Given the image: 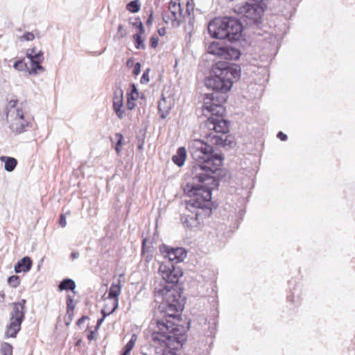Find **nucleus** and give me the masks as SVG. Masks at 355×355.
I'll return each instance as SVG.
<instances>
[{
	"label": "nucleus",
	"mask_w": 355,
	"mask_h": 355,
	"mask_svg": "<svg viewBox=\"0 0 355 355\" xmlns=\"http://www.w3.org/2000/svg\"><path fill=\"white\" fill-rule=\"evenodd\" d=\"M143 33H141L140 32H138L137 33L133 35V38L135 41V47L137 49H144L145 48V45L144 44V41L141 39V35Z\"/></svg>",
	"instance_id": "28"
},
{
	"label": "nucleus",
	"mask_w": 355,
	"mask_h": 355,
	"mask_svg": "<svg viewBox=\"0 0 355 355\" xmlns=\"http://www.w3.org/2000/svg\"><path fill=\"white\" fill-rule=\"evenodd\" d=\"M105 318V317H103V318H101V319H98V321H97V324H96V327H97V328H98V327L101 326V324L103 323V320H104V318Z\"/></svg>",
	"instance_id": "43"
},
{
	"label": "nucleus",
	"mask_w": 355,
	"mask_h": 355,
	"mask_svg": "<svg viewBox=\"0 0 355 355\" xmlns=\"http://www.w3.org/2000/svg\"><path fill=\"white\" fill-rule=\"evenodd\" d=\"M207 51L220 58L230 60H236L241 55V52L237 49L224 46L216 42H211L207 48Z\"/></svg>",
	"instance_id": "8"
},
{
	"label": "nucleus",
	"mask_w": 355,
	"mask_h": 355,
	"mask_svg": "<svg viewBox=\"0 0 355 355\" xmlns=\"http://www.w3.org/2000/svg\"><path fill=\"white\" fill-rule=\"evenodd\" d=\"M78 257H79V253H78V252H72V253L71 254V258L72 259H76V258H78Z\"/></svg>",
	"instance_id": "44"
},
{
	"label": "nucleus",
	"mask_w": 355,
	"mask_h": 355,
	"mask_svg": "<svg viewBox=\"0 0 355 355\" xmlns=\"http://www.w3.org/2000/svg\"><path fill=\"white\" fill-rule=\"evenodd\" d=\"M35 55H37V52H36L35 48L28 49L26 51V56L28 59L34 58Z\"/></svg>",
	"instance_id": "33"
},
{
	"label": "nucleus",
	"mask_w": 355,
	"mask_h": 355,
	"mask_svg": "<svg viewBox=\"0 0 355 355\" xmlns=\"http://www.w3.org/2000/svg\"><path fill=\"white\" fill-rule=\"evenodd\" d=\"M193 182H188L184 191L190 200L187 202V210L196 211L197 216H210L212 209L211 190L218 185L213 174H193Z\"/></svg>",
	"instance_id": "3"
},
{
	"label": "nucleus",
	"mask_w": 355,
	"mask_h": 355,
	"mask_svg": "<svg viewBox=\"0 0 355 355\" xmlns=\"http://www.w3.org/2000/svg\"><path fill=\"white\" fill-rule=\"evenodd\" d=\"M198 209L196 211L188 210L189 213L184 214L182 216V223L188 227H196L200 221H202L204 218L208 217L209 216H197Z\"/></svg>",
	"instance_id": "16"
},
{
	"label": "nucleus",
	"mask_w": 355,
	"mask_h": 355,
	"mask_svg": "<svg viewBox=\"0 0 355 355\" xmlns=\"http://www.w3.org/2000/svg\"><path fill=\"white\" fill-rule=\"evenodd\" d=\"M32 264L31 259L29 257H24L15 266V272L16 273L28 272L31 270Z\"/></svg>",
	"instance_id": "20"
},
{
	"label": "nucleus",
	"mask_w": 355,
	"mask_h": 355,
	"mask_svg": "<svg viewBox=\"0 0 355 355\" xmlns=\"http://www.w3.org/2000/svg\"><path fill=\"white\" fill-rule=\"evenodd\" d=\"M17 104V101H9L7 105L6 119L12 132L20 134L26 130L31 123V120L24 115L23 109Z\"/></svg>",
	"instance_id": "6"
},
{
	"label": "nucleus",
	"mask_w": 355,
	"mask_h": 355,
	"mask_svg": "<svg viewBox=\"0 0 355 355\" xmlns=\"http://www.w3.org/2000/svg\"><path fill=\"white\" fill-rule=\"evenodd\" d=\"M170 15H164L163 19L166 24H171L173 28L179 27L182 21L180 0H171L168 5Z\"/></svg>",
	"instance_id": "10"
},
{
	"label": "nucleus",
	"mask_w": 355,
	"mask_h": 355,
	"mask_svg": "<svg viewBox=\"0 0 355 355\" xmlns=\"http://www.w3.org/2000/svg\"><path fill=\"white\" fill-rule=\"evenodd\" d=\"M243 27L241 22L234 18H215L209 23L208 31L216 39H227L237 41L241 36Z\"/></svg>",
	"instance_id": "5"
},
{
	"label": "nucleus",
	"mask_w": 355,
	"mask_h": 355,
	"mask_svg": "<svg viewBox=\"0 0 355 355\" xmlns=\"http://www.w3.org/2000/svg\"><path fill=\"white\" fill-rule=\"evenodd\" d=\"M156 295L162 299L159 309L164 313L162 320L155 321L152 340L157 353L176 355V352L186 340L184 330L167 319H175L183 309L180 293L173 286L166 285L156 288Z\"/></svg>",
	"instance_id": "1"
},
{
	"label": "nucleus",
	"mask_w": 355,
	"mask_h": 355,
	"mask_svg": "<svg viewBox=\"0 0 355 355\" xmlns=\"http://www.w3.org/2000/svg\"><path fill=\"white\" fill-rule=\"evenodd\" d=\"M150 259H151V256L150 257V256L147 257V261H149Z\"/></svg>",
	"instance_id": "49"
},
{
	"label": "nucleus",
	"mask_w": 355,
	"mask_h": 355,
	"mask_svg": "<svg viewBox=\"0 0 355 355\" xmlns=\"http://www.w3.org/2000/svg\"><path fill=\"white\" fill-rule=\"evenodd\" d=\"M135 98L132 96L129 95L128 97L127 107L129 110H132L135 107Z\"/></svg>",
	"instance_id": "34"
},
{
	"label": "nucleus",
	"mask_w": 355,
	"mask_h": 355,
	"mask_svg": "<svg viewBox=\"0 0 355 355\" xmlns=\"http://www.w3.org/2000/svg\"><path fill=\"white\" fill-rule=\"evenodd\" d=\"M121 287L122 285L120 279H117L116 282H113L111 285L107 300H109L110 304L112 306V309L108 311V313H113L117 309L119 304L118 297L121 294Z\"/></svg>",
	"instance_id": "15"
},
{
	"label": "nucleus",
	"mask_w": 355,
	"mask_h": 355,
	"mask_svg": "<svg viewBox=\"0 0 355 355\" xmlns=\"http://www.w3.org/2000/svg\"><path fill=\"white\" fill-rule=\"evenodd\" d=\"M0 160L4 162V169L8 172H12L17 165V160L12 157L1 156Z\"/></svg>",
	"instance_id": "22"
},
{
	"label": "nucleus",
	"mask_w": 355,
	"mask_h": 355,
	"mask_svg": "<svg viewBox=\"0 0 355 355\" xmlns=\"http://www.w3.org/2000/svg\"><path fill=\"white\" fill-rule=\"evenodd\" d=\"M234 10L243 17L257 21L261 16V8L257 4H250L244 3L241 5H237Z\"/></svg>",
	"instance_id": "13"
},
{
	"label": "nucleus",
	"mask_w": 355,
	"mask_h": 355,
	"mask_svg": "<svg viewBox=\"0 0 355 355\" xmlns=\"http://www.w3.org/2000/svg\"><path fill=\"white\" fill-rule=\"evenodd\" d=\"M112 309V306L110 304L109 300H107V304H105V307L101 310V313L103 315V317H105L107 315H109L112 313H109V311H111Z\"/></svg>",
	"instance_id": "32"
},
{
	"label": "nucleus",
	"mask_w": 355,
	"mask_h": 355,
	"mask_svg": "<svg viewBox=\"0 0 355 355\" xmlns=\"http://www.w3.org/2000/svg\"><path fill=\"white\" fill-rule=\"evenodd\" d=\"M137 337L135 334H133L131 336L130 340L129 342L125 345L123 347V352L121 353V355H130V352L134 347L135 343L137 341Z\"/></svg>",
	"instance_id": "24"
},
{
	"label": "nucleus",
	"mask_w": 355,
	"mask_h": 355,
	"mask_svg": "<svg viewBox=\"0 0 355 355\" xmlns=\"http://www.w3.org/2000/svg\"><path fill=\"white\" fill-rule=\"evenodd\" d=\"M277 137L282 141H286L287 139L286 135L284 134L282 132H278Z\"/></svg>",
	"instance_id": "39"
},
{
	"label": "nucleus",
	"mask_w": 355,
	"mask_h": 355,
	"mask_svg": "<svg viewBox=\"0 0 355 355\" xmlns=\"http://www.w3.org/2000/svg\"><path fill=\"white\" fill-rule=\"evenodd\" d=\"M239 76L240 69L238 66L216 67L213 70V75L205 80L206 87L214 93L205 95L202 110L216 114L224 113L225 108L222 104L227 101L226 94L230 91L234 81Z\"/></svg>",
	"instance_id": "2"
},
{
	"label": "nucleus",
	"mask_w": 355,
	"mask_h": 355,
	"mask_svg": "<svg viewBox=\"0 0 355 355\" xmlns=\"http://www.w3.org/2000/svg\"><path fill=\"white\" fill-rule=\"evenodd\" d=\"M59 225L62 227H66V225H67V220H66V216H65V214H62L60 215V219H59Z\"/></svg>",
	"instance_id": "37"
},
{
	"label": "nucleus",
	"mask_w": 355,
	"mask_h": 355,
	"mask_svg": "<svg viewBox=\"0 0 355 355\" xmlns=\"http://www.w3.org/2000/svg\"><path fill=\"white\" fill-rule=\"evenodd\" d=\"M123 92L121 89H116L113 96V108L119 118L122 119L124 116L123 107Z\"/></svg>",
	"instance_id": "19"
},
{
	"label": "nucleus",
	"mask_w": 355,
	"mask_h": 355,
	"mask_svg": "<svg viewBox=\"0 0 355 355\" xmlns=\"http://www.w3.org/2000/svg\"><path fill=\"white\" fill-rule=\"evenodd\" d=\"M25 300L13 303V311L6 333L7 337L15 338L21 329V324L25 316Z\"/></svg>",
	"instance_id": "7"
},
{
	"label": "nucleus",
	"mask_w": 355,
	"mask_h": 355,
	"mask_svg": "<svg viewBox=\"0 0 355 355\" xmlns=\"http://www.w3.org/2000/svg\"><path fill=\"white\" fill-rule=\"evenodd\" d=\"M123 28V27L122 25H119L118 26V32L119 33H121V37H125L126 35V33L125 32H124V33L122 32Z\"/></svg>",
	"instance_id": "42"
},
{
	"label": "nucleus",
	"mask_w": 355,
	"mask_h": 355,
	"mask_svg": "<svg viewBox=\"0 0 355 355\" xmlns=\"http://www.w3.org/2000/svg\"><path fill=\"white\" fill-rule=\"evenodd\" d=\"M123 139V137L121 134H120V133L115 134L114 138V139L116 140L115 150L118 154H119V153L121 152L120 147L121 146Z\"/></svg>",
	"instance_id": "30"
},
{
	"label": "nucleus",
	"mask_w": 355,
	"mask_h": 355,
	"mask_svg": "<svg viewBox=\"0 0 355 355\" xmlns=\"http://www.w3.org/2000/svg\"><path fill=\"white\" fill-rule=\"evenodd\" d=\"M141 81L142 83H148L149 81V78H148V72H144L141 76Z\"/></svg>",
	"instance_id": "38"
},
{
	"label": "nucleus",
	"mask_w": 355,
	"mask_h": 355,
	"mask_svg": "<svg viewBox=\"0 0 355 355\" xmlns=\"http://www.w3.org/2000/svg\"><path fill=\"white\" fill-rule=\"evenodd\" d=\"M174 104L173 97L165 96L162 94L158 103V110L162 119H165L170 113V111Z\"/></svg>",
	"instance_id": "17"
},
{
	"label": "nucleus",
	"mask_w": 355,
	"mask_h": 355,
	"mask_svg": "<svg viewBox=\"0 0 355 355\" xmlns=\"http://www.w3.org/2000/svg\"><path fill=\"white\" fill-rule=\"evenodd\" d=\"M87 318H88V317H87V316H83V317H81V318H80L77 321V322H76L77 325L80 326V324H81L82 323H83V322H85V320L86 319H87Z\"/></svg>",
	"instance_id": "41"
},
{
	"label": "nucleus",
	"mask_w": 355,
	"mask_h": 355,
	"mask_svg": "<svg viewBox=\"0 0 355 355\" xmlns=\"http://www.w3.org/2000/svg\"><path fill=\"white\" fill-rule=\"evenodd\" d=\"M161 254L171 261L182 262L187 257V251L183 248H171L166 245L159 246Z\"/></svg>",
	"instance_id": "12"
},
{
	"label": "nucleus",
	"mask_w": 355,
	"mask_h": 355,
	"mask_svg": "<svg viewBox=\"0 0 355 355\" xmlns=\"http://www.w3.org/2000/svg\"><path fill=\"white\" fill-rule=\"evenodd\" d=\"M133 26L139 29V32L141 33H144V29L143 27V24L139 19H135V21L132 23Z\"/></svg>",
	"instance_id": "35"
},
{
	"label": "nucleus",
	"mask_w": 355,
	"mask_h": 355,
	"mask_svg": "<svg viewBox=\"0 0 355 355\" xmlns=\"http://www.w3.org/2000/svg\"><path fill=\"white\" fill-rule=\"evenodd\" d=\"M159 275L167 283L175 284L182 276L183 272L180 267L162 263L158 270Z\"/></svg>",
	"instance_id": "11"
},
{
	"label": "nucleus",
	"mask_w": 355,
	"mask_h": 355,
	"mask_svg": "<svg viewBox=\"0 0 355 355\" xmlns=\"http://www.w3.org/2000/svg\"><path fill=\"white\" fill-rule=\"evenodd\" d=\"M86 336H87V338L89 339V334H87Z\"/></svg>",
	"instance_id": "50"
},
{
	"label": "nucleus",
	"mask_w": 355,
	"mask_h": 355,
	"mask_svg": "<svg viewBox=\"0 0 355 355\" xmlns=\"http://www.w3.org/2000/svg\"><path fill=\"white\" fill-rule=\"evenodd\" d=\"M76 288V284L71 279H64L60 282L59 284V289L60 291H73Z\"/></svg>",
	"instance_id": "23"
},
{
	"label": "nucleus",
	"mask_w": 355,
	"mask_h": 355,
	"mask_svg": "<svg viewBox=\"0 0 355 355\" xmlns=\"http://www.w3.org/2000/svg\"><path fill=\"white\" fill-rule=\"evenodd\" d=\"M30 61V69L28 73L30 75H37L44 71V68L42 66L44 60V53L42 51L37 52V55H35L33 59H28Z\"/></svg>",
	"instance_id": "18"
},
{
	"label": "nucleus",
	"mask_w": 355,
	"mask_h": 355,
	"mask_svg": "<svg viewBox=\"0 0 355 355\" xmlns=\"http://www.w3.org/2000/svg\"><path fill=\"white\" fill-rule=\"evenodd\" d=\"M157 44V41L155 38H152V46L155 47Z\"/></svg>",
	"instance_id": "45"
},
{
	"label": "nucleus",
	"mask_w": 355,
	"mask_h": 355,
	"mask_svg": "<svg viewBox=\"0 0 355 355\" xmlns=\"http://www.w3.org/2000/svg\"><path fill=\"white\" fill-rule=\"evenodd\" d=\"M13 67L15 69L21 71L29 69L27 63L24 62L23 60L15 62Z\"/></svg>",
	"instance_id": "29"
},
{
	"label": "nucleus",
	"mask_w": 355,
	"mask_h": 355,
	"mask_svg": "<svg viewBox=\"0 0 355 355\" xmlns=\"http://www.w3.org/2000/svg\"><path fill=\"white\" fill-rule=\"evenodd\" d=\"M127 9L132 13L137 12L140 9V3L139 0H134L128 3Z\"/></svg>",
	"instance_id": "27"
},
{
	"label": "nucleus",
	"mask_w": 355,
	"mask_h": 355,
	"mask_svg": "<svg viewBox=\"0 0 355 355\" xmlns=\"http://www.w3.org/2000/svg\"><path fill=\"white\" fill-rule=\"evenodd\" d=\"M140 68H141L140 64L139 62L136 63L135 69H134V72L136 75H138L140 73Z\"/></svg>",
	"instance_id": "40"
},
{
	"label": "nucleus",
	"mask_w": 355,
	"mask_h": 355,
	"mask_svg": "<svg viewBox=\"0 0 355 355\" xmlns=\"http://www.w3.org/2000/svg\"><path fill=\"white\" fill-rule=\"evenodd\" d=\"M211 145L201 139H193L189 142L190 154L198 163L193 166V174H214L222 165L223 158L214 153Z\"/></svg>",
	"instance_id": "4"
},
{
	"label": "nucleus",
	"mask_w": 355,
	"mask_h": 355,
	"mask_svg": "<svg viewBox=\"0 0 355 355\" xmlns=\"http://www.w3.org/2000/svg\"><path fill=\"white\" fill-rule=\"evenodd\" d=\"M35 38V35L33 33L26 32L21 37V39H23L26 41H32Z\"/></svg>",
	"instance_id": "36"
},
{
	"label": "nucleus",
	"mask_w": 355,
	"mask_h": 355,
	"mask_svg": "<svg viewBox=\"0 0 355 355\" xmlns=\"http://www.w3.org/2000/svg\"><path fill=\"white\" fill-rule=\"evenodd\" d=\"M67 314L69 316L70 320H71V316L73 315V311L75 308V304L71 295H67Z\"/></svg>",
	"instance_id": "25"
},
{
	"label": "nucleus",
	"mask_w": 355,
	"mask_h": 355,
	"mask_svg": "<svg viewBox=\"0 0 355 355\" xmlns=\"http://www.w3.org/2000/svg\"><path fill=\"white\" fill-rule=\"evenodd\" d=\"M207 140L213 145L221 146L223 147L232 148L235 146L234 137L226 134L218 135L209 133L207 136Z\"/></svg>",
	"instance_id": "14"
},
{
	"label": "nucleus",
	"mask_w": 355,
	"mask_h": 355,
	"mask_svg": "<svg viewBox=\"0 0 355 355\" xmlns=\"http://www.w3.org/2000/svg\"><path fill=\"white\" fill-rule=\"evenodd\" d=\"M151 23V20L150 19H148V20L147 21V24H150Z\"/></svg>",
	"instance_id": "48"
},
{
	"label": "nucleus",
	"mask_w": 355,
	"mask_h": 355,
	"mask_svg": "<svg viewBox=\"0 0 355 355\" xmlns=\"http://www.w3.org/2000/svg\"><path fill=\"white\" fill-rule=\"evenodd\" d=\"M93 338V331H90V337H89V339L90 340Z\"/></svg>",
	"instance_id": "47"
},
{
	"label": "nucleus",
	"mask_w": 355,
	"mask_h": 355,
	"mask_svg": "<svg viewBox=\"0 0 355 355\" xmlns=\"http://www.w3.org/2000/svg\"><path fill=\"white\" fill-rule=\"evenodd\" d=\"M205 115L211 114L206 122L207 128L210 130H214L211 133L215 135L220 133L227 134L229 131V125L227 121L222 119L224 113L216 114L211 112L203 110Z\"/></svg>",
	"instance_id": "9"
},
{
	"label": "nucleus",
	"mask_w": 355,
	"mask_h": 355,
	"mask_svg": "<svg viewBox=\"0 0 355 355\" xmlns=\"http://www.w3.org/2000/svg\"><path fill=\"white\" fill-rule=\"evenodd\" d=\"M187 158V150L184 147H180L178 149L177 153L173 156V162L178 166L184 164Z\"/></svg>",
	"instance_id": "21"
},
{
	"label": "nucleus",
	"mask_w": 355,
	"mask_h": 355,
	"mask_svg": "<svg viewBox=\"0 0 355 355\" xmlns=\"http://www.w3.org/2000/svg\"><path fill=\"white\" fill-rule=\"evenodd\" d=\"M8 282L9 285L11 286L12 287L16 288L19 285L20 279L19 276L12 275L8 278Z\"/></svg>",
	"instance_id": "31"
},
{
	"label": "nucleus",
	"mask_w": 355,
	"mask_h": 355,
	"mask_svg": "<svg viewBox=\"0 0 355 355\" xmlns=\"http://www.w3.org/2000/svg\"><path fill=\"white\" fill-rule=\"evenodd\" d=\"M0 352L2 355H12V346L8 343L1 345Z\"/></svg>",
	"instance_id": "26"
},
{
	"label": "nucleus",
	"mask_w": 355,
	"mask_h": 355,
	"mask_svg": "<svg viewBox=\"0 0 355 355\" xmlns=\"http://www.w3.org/2000/svg\"><path fill=\"white\" fill-rule=\"evenodd\" d=\"M158 33H159V34L160 35H164V33H165V30H164V29H159V30L158 31Z\"/></svg>",
	"instance_id": "46"
},
{
	"label": "nucleus",
	"mask_w": 355,
	"mask_h": 355,
	"mask_svg": "<svg viewBox=\"0 0 355 355\" xmlns=\"http://www.w3.org/2000/svg\"><path fill=\"white\" fill-rule=\"evenodd\" d=\"M145 240L143 241V246L144 245Z\"/></svg>",
	"instance_id": "51"
}]
</instances>
